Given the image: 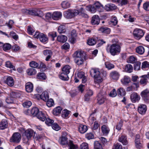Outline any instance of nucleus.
Masks as SVG:
<instances>
[{"instance_id":"obj_63","label":"nucleus","mask_w":149,"mask_h":149,"mask_svg":"<svg viewBox=\"0 0 149 149\" xmlns=\"http://www.w3.org/2000/svg\"><path fill=\"white\" fill-rule=\"evenodd\" d=\"M25 12L28 13L29 15L33 16H36V9L35 10H26Z\"/></svg>"},{"instance_id":"obj_42","label":"nucleus","mask_w":149,"mask_h":149,"mask_svg":"<svg viewBox=\"0 0 149 149\" xmlns=\"http://www.w3.org/2000/svg\"><path fill=\"white\" fill-rule=\"evenodd\" d=\"M70 112V111L67 110L66 109H65L62 111L61 116L63 118H67L68 117L69 114Z\"/></svg>"},{"instance_id":"obj_21","label":"nucleus","mask_w":149,"mask_h":149,"mask_svg":"<svg viewBox=\"0 0 149 149\" xmlns=\"http://www.w3.org/2000/svg\"><path fill=\"white\" fill-rule=\"evenodd\" d=\"M117 7L113 4H108L104 7V9L107 11L113 10L116 9Z\"/></svg>"},{"instance_id":"obj_45","label":"nucleus","mask_w":149,"mask_h":149,"mask_svg":"<svg viewBox=\"0 0 149 149\" xmlns=\"http://www.w3.org/2000/svg\"><path fill=\"white\" fill-rule=\"evenodd\" d=\"M57 36V33L55 31L51 32L48 34L49 37L51 39L52 41L54 40V38Z\"/></svg>"},{"instance_id":"obj_9","label":"nucleus","mask_w":149,"mask_h":149,"mask_svg":"<svg viewBox=\"0 0 149 149\" xmlns=\"http://www.w3.org/2000/svg\"><path fill=\"white\" fill-rule=\"evenodd\" d=\"M140 136L138 134L135 136L134 140L135 145L137 149H141L143 147V144L140 140Z\"/></svg>"},{"instance_id":"obj_64","label":"nucleus","mask_w":149,"mask_h":149,"mask_svg":"<svg viewBox=\"0 0 149 149\" xmlns=\"http://www.w3.org/2000/svg\"><path fill=\"white\" fill-rule=\"evenodd\" d=\"M85 137L88 140L94 138V136L93 134L90 132L86 133L85 135Z\"/></svg>"},{"instance_id":"obj_59","label":"nucleus","mask_w":149,"mask_h":149,"mask_svg":"<svg viewBox=\"0 0 149 149\" xmlns=\"http://www.w3.org/2000/svg\"><path fill=\"white\" fill-rule=\"evenodd\" d=\"M87 8H88V9L92 13H94L97 10L94 6L92 5L87 6Z\"/></svg>"},{"instance_id":"obj_43","label":"nucleus","mask_w":149,"mask_h":149,"mask_svg":"<svg viewBox=\"0 0 149 149\" xmlns=\"http://www.w3.org/2000/svg\"><path fill=\"white\" fill-rule=\"evenodd\" d=\"M40 97L41 99L45 102H46L49 99V95L47 92L43 93L40 95Z\"/></svg>"},{"instance_id":"obj_18","label":"nucleus","mask_w":149,"mask_h":149,"mask_svg":"<svg viewBox=\"0 0 149 149\" xmlns=\"http://www.w3.org/2000/svg\"><path fill=\"white\" fill-rule=\"evenodd\" d=\"M111 77L113 79L117 80L118 79L120 76V74L116 71H113L110 74Z\"/></svg>"},{"instance_id":"obj_36","label":"nucleus","mask_w":149,"mask_h":149,"mask_svg":"<svg viewBox=\"0 0 149 149\" xmlns=\"http://www.w3.org/2000/svg\"><path fill=\"white\" fill-rule=\"evenodd\" d=\"M136 52L138 54L141 55L143 54L145 52V49L142 46H139L136 49Z\"/></svg>"},{"instance_id":"obj_41","label":"nucleus","mask_w":149,"mask_h":149,"mask_svg":"<svg viewBox=\"0 0 149 149\" xmlns=\"http://www.w3.org/2000/svg\"><path fill=\"white\" fill-rule=\"evenodd\" d=\"M94 149H102V147L99 141H95L94 143Z\"/></svg>"},{"instance_id":"obj_11","label":"nucleus","mask_w":149,"mask_h":149,"mask_svg":"<svg viewBox=\"0 0 149 149\" xmlns=\"http://www.w3.org/2000/svg\"><path fill=\"white\" fill-rule=\"evenodd\" d=\"M67 134L66 132H63L61 137L59 139V141L61 144L63 145H65L68 143L67 141L68 138L67 137Z\"/></svg>"},{"instance_id":"obj_14","label":"nucleus","mask_w":149,"mask_h":149,"mask_svg":"<svg viewBox=\"0 0 149 149\" xmlns=\"http://www.w3.org/2000/svg\"><path fill=\"white\" fill-rule=\"evenodd\" d=\"M42 53L45 56H47L45 59V60L46 61H48L51 58L53 54L52 51L49 49L45 50L43 51Z\"/></svg>"},{"instance_id":"obj_48","label":"nucleus","mask_w":149,"mask_h":149,"mask_svg":"<svg viewBox=\"0 0 149 149\" xmlns=\"http://www.w3.org/2000/svg\"><path fill=\"white\" fill-rule=\"evenodd\" d=\"M125 70L126 72L131 73L132 72L133 67L131 64H127L125 66Z\"/></svg>"},{"instance_id":"obj_28","label":"nucleus","mask_w":149,"mask_h":149,"mask_svg":"<svg viewBox=\"0 0 149 149\" xmlns=\"http://www.w3.org/2000/svg\"><path fill=\"white\" fill-rule=\"evenodd\" d=\"M62 16V14L60 12H55L52 14V19L54 20H58L60 19Z\"/></svg>"},{"instance_id":"obj_35","label":"nucleus","mask_w":149,"mask_h":149,"mask_svg":"<svg viewBox=\"0 0 149 149\" xmlns=\"http://www.w3.org/2000/svg\"><path fill=\"white\" fill-rule=\"evenodd\" d=\"M39 39L40 41L43 43L47 42L48 40V38L47 36L42 33L40 34Z\"/></svg>"},{"instance_id":"obj_15","label":"nucleus","mask_w":149,"mask_h":149,"mask_svg":"<svg viewBox=\"0 0 149 149\" xmlns=\"http://www.w3.org/2000/svg\"><path fill=\"white\" fill-rule=\"evenodd\" d=\"M100 33L105 34H109L110 33L111 30L110 28L105 26H102L98 29Z\"/></svg>"},{"instance_id":"obj_61","label":"nucleus","mask_w":149,"mask_h":149,"mask_svg":"<svg viewBox=\"0 0 149 149\" xmlns=\"http://www.w3.org/2000/svg\"><path fill=\"white\" fill-rule=\"evenodd\" d=\"M45 120L46 124L48 126H52L53 123H54V120H53L50 119L49 118H46Z\"/></svg>"},{"instance_id":"obj_26","label":"nucleus","mask_w":149,"mask_h":149,"mask_svg":"<svg viewBox=\"0 0 149 149\" xmlns=\"http://www.w3.org/2000/svg\"><path fill=\"white\" fill-rule=\"evenodd\" d=\"M90 75L92 77H93L96 76L97 75H98L100 74V72L97 69L95 68H92L90 71Z\"/></svg>"},{"instance_id":"obj_7","label":"nucleus","mask_w":149,"mask_h":149,"mask_svg":"<svg viewBox=\"0 0 149 149\" xmlns=\"http://www.w3.org/2000/svg\"><path fill=\"white\" fill-rule=\"evenodd\" d=\"M75 10H68L64 12V17L67 19H71L75 16H76Z\"/></svg>"},{"instance_id":"obj_32","label":"nucleus","mask_w":149,"mask_h":149,"mask_svg":"<svg viewBox=\"0 0 149 149\" xmlns=\"http://www.w3.org/2000/svg\"><path fill=\"white\" fill-rule=\"evenodd\" d=\"M71 67L68 65H66L64 66L62 68V73L68 75L70 72V70Z\"/></svg>"},{"instance_id":"obj_20","label":"nucleus","mask_w":149,"mask_h":149,"mask_svg":"<svg viewBox=\"0 0 149 149\" xmlns=\"http://www.w3.org/2000/svg\"><path fill=\"white\" fill-rule=\"evenodd\" d=\"M94 6L98 11L101 12L103 11L104 7L98 1L95 2L94 3Z\"/></svg>"},{"instance_id":"obj_47","label":"nucleus","mask_w":149,"mask_h":149,"mask_svg":"<svg viewBox=\"0 0 149 149\" xmlns=\"http://www.w3.org/2000/svg\"><path fill=\"white\" fill-rule=\"evenodd\" d=\"M123 121L122 120H120L117 123L116 126V128L118 131H120L121 130L122 127L123 125Z\"/></svg>"},{"instance_id":"obj_4","label":"nucleus","mask_w":149,"mask_h":149,"mask_svg":"<svg viewBox=\"0 0 149 149\" xmlns=\"http://www.w3.org/2000/svg\"><path fill=\"white\" fill-rule=\"evenodd\" d=\"M144 33L145 32L142 29H136L134 31L133 34L135 38L139 40L143 37Z\"/></svg>"},{"instance_id":"obj_17","label":"nucleus","mask_w":149,"mask_h":149,"mask_svg":"<svg viewBox=\"0 0 149 149\" xmlns=\"http://www.w3.org/2000/svg\"><path fill=\"white\" fill-rule=\"evenodd\" d=\"M100 19L97 15H93L91 18V23L93 25H98L100 23Z\"/></svg>"},{"instance_id":"obj_49","label":"nucleus","mask_w":149,"mask_h":149,"mask_svg":"<svg viewBox=\"0 0 149 149\" xmlns=\"http://www.w3.org/2000/svg\"><path fill=\"white\" fill-rule=\"evenodd\" d=\"M136 61V58L133 56H130L127 60V62L129 63H134Z\"/></svg>"},{"instance_id":"obj_54","label":"nucleus","mask_w":149,"mask_h":149,"mask_svg":"<svg viewBox=\"0 0 149 149\" xmlns=\"http://www.w3.org/2000/svg\"><path fill=\"white\" fill-rule=\"evenodd\" d=\"M61 5L63 8L66 9L70 7V4L68 2L64 1L62 3Z\"/></svg>"},{"instance_id":"obj_52","label":"nucleus","mask_w":149,"mask_h":149,"mask_svg":"<svg viewBox=\"0 0 149 149\" xmlns=\"http://www.w3.org/2000/svg\"><path fill=\"white\" fill-rule=\"evenodd\" d=\"M26 72L29 75H32L36 74V70L33 68H31L29 69L26 70Z\"/></svg>"},{"instance_id":"obj_22","label":"nucleus","mask_w":149,"mask_h":149,"mask_svg":"<svg viewBox=\"0 0 149 149\" xmlns=\"http://www.w3.org/2000/svg\"><path fill=\"white\" fill-rule=\"evenodd\" d=\"M25 90L28 93L32 92L33 90V85L30 82H28L26 84Z\"/></svg>"},{"instance_id":"obj_55","label":"nucleus","mask_w":149,"mask_h":149,"mask_svg":"<svg viewBox=\"0 0 149 149\" xmlns=\"http://www.w3.org/2000/svg\"><path fill=\"white\" fill-rule=\"evenodd\" d=\"M58 31L60 34L65 33L66 31L65 26L63 25L59 26L58 28Z\"/></svg>"},{"instance_id":"obj_3","label":"nucleus","mask_w":149,"mask_h":149,"mask_svg":"<svg viewBox=\"0 0 149 149\" xmlns=\"http://www.w3.org/2000/svg\"><path fill=\"white\" fill-rule=\"evenodd\" d=\"M22 129L24 131L22 134L24 143H27L29 141L31 140L32 138L34 137L36 132L31 129H28L26 130H25L24 128H22Z\"/></svg>"},{"instance_id":"obj_8","label":"nucleus","mask_w":149,"mask_h":149,"mask_svg":"<svg viewBox=\"0 0 149 149\" xmlns=\"http://www.w3.org/2000/svg\"><path fill=\"white\" fill-rule=\"evenodd\" d=\"M141 95L144 101L147 103H149V90L146 89L141 92Z\"/></svg>"},{"instance_id":"obj_24","label":"nucleus","mask_w":149,"mask_h":149,"mask_svg":"<svg viewBox=\"0 0 149 149\" xmlns=\"http://www.w3.org/2000/svg\"><path fill=\"white\" fill-rule=\"evenodd\" d=\"M8 123L6 120L3 119L0 122V129L4 130L8 127Z\"/></svg>"},{"instance_id":"obj_46","label":"nucleus","mask_w":149,"mask_h":149,"mask_svg":"<svg viewBox=\"0 0 149 149\" xmlns=\"http://www.w3.org/2000/svg\"><path fill=\"white\" fill-rule=\"evenodd\" d=\"M97 42V40L94 38H89L87 40V43L89 45L92 46L95 45Z\"/></svg>"},{"instance_id":"obj_51","label":"nucleus","mask_w":149,"mask_h":149,"mask_svg":"<svg viewBox=\"0 0 149 149\" xmlns=\"http://www.w3.org/2000/svg\"><path fill=\"white\" fill-rule=\"evenodd\" d=\"M11 48V45L9 43L4 44L3 47V50L6 52L10 50Z\"/></svg>"},{"instance_id":"obj_44","label":"nucleus","mask_w":149,"mask_h":149,"mask_svg":"<svg viewBox=\"0 0 149 149\" xmlns=\"http://www.w3.org/2000/svg\"><path fill=\"white\" fill-rule=\"evenodd\" d=\"M59 77L61 79L65 81L68 80L69 79L68 75L62 72L59 75Z\"/></svg>"},{"instance_id":"obj_31","label":"nucleus","mask_w":149,"mask_h":149,"mask_svg":"<svg viewBox=\"0 0 149 149\" xmlns=\"http://www.w3.org/2000/svg\"><path fill=\"white\" fill-rule=\"evenodd\" d=\"M36 117L40 120L42 121H44L46 119L45 114L41 111L38 112Z\"/></svg>"},{"instance_id":"obj_60","label":"nucleus","mask_w":149,"mask_h":149,"mask_svg":"<svg viewBox=\"0 0 149 149\" xmlns=\"http://www.w3.org/2000/svg\"><path fill=\"white\" fill-rule=\"evenodd\" d=\"M46 102V105L49 107L53 106L54 104V101L52 99H49Z\"/></svg>"},{"instance_id":"obj_16","label":"nucleus","mask_w":149,"mask_h":149,"mask_svg":"<svg viewBox=\"0 0 149 149\" xmlns=\"http://www.w3.org/2000/svg\"><path fill=\"white\" fill-rule=\"evenodd\" d=\"M140 99V96L136 93H133L130 95V99L132 102L135 103L137 102Z\"/></svg>"},{"instance_id":"obj_58","label":"nucleus","mask_w":149,"mask_h":149,"mask_svg":"<svg viewBox=\"0 0 149 149\" xmlns=\"http://www.w3.org/2000/svg\"><path fill=\"white\" fill-rule=\"evenodd\" d=\"M10 96L13 99L19 97L20 94L18 93L12 92L10 93Z\"/></svg>"},{"instance_id":"obj_30","label":"nucleus","mask_w":149,"mask_h":149,"mask_svg":"<svg viewBox=\"0 0 149 149\" xmlns=\"http://www.w3.org/2000/svg\"><path fill=\"white\" fill-rule=\"evenodd\" d=\"M67 40V38L65 36L60 35L57 37V40L58 41L62 43L65 42Z\"/></svg>"},{"instance_id":"obj_5","label":"nucleus","mask_w":149,"mask_h":149,"mask_svg":"<svg viewBox=\"0 0 149 149\" xmlns=\"http://www.w3.org/2000/svg\"><path fill=\"white\" fill-rule=\"evenodd\" d=\"M21 135L18 132H15L13 134L10 139V141L11 143H19L21 139Z\"/></svg>"},{"instance_id":"obj_40","label":"nucleus","mask_w":149,"mask_h":149,"mask_svg":"<svg viewBox=\"0 0 149 149\" xmlns=\"http://www.w3.org/2000/svg\"><path fill=\"white\" fill-rule=\"evenodd\" d=\"M102 133L104 134L107 135L109 133L110 129L108 127L105 125H104L101 127Z\"/></svg>"},{"instance_id":"obj_13","label":"nucleus","mask_w":149,"mask_h":149,"mask_svg":"<svg viewBox=\"0 0 149 149\" xmlns=\"http://www.w3.org/2000/svg\"><path fill=\"white\" fill-rule=\"evenodd\" d=\"M149 77V74L142 76L141 77V79L139 81L140 84L143 86L146 85L148 82V79Z\"/></svg>"},{"instance_id":"obj_27","label":"nucleus","mask_w":149,"mask_h":149,"mask_svg":"<svg viewBox=\"0 0 149 149\" xmlns=\"http://www.w3.org/2000/svg\"><path fill=\"white\" fill-rule=\"evenodd\" d=\"M79 132L81 134H84L88 130L87 127L86 125L82 124L79 125L78 127Z\"/></svg>"},{"instance_id":"obj_19","label":"nucleus","mask_w":149,"mask_h":149,"mask_svg":"<svg viewBox=\"0 0 149 149\" xmlns=\"http://www.w3.org/2000/svg\"><path fill=\"white\" fill-rule=\"evenodd\" d=\"M63 109L61 107L58 106L53 109L52 111L53 114L55 116H58L61 114Z\"/></svg>"},{"instance_id":"obj_33","label":"nucleus","mask_w":149,"mask_h":149,"mask_svg":"<svg viewBox=\"0 0 149 149\" xmlns=\"http://www.w3.org/2000/svg\"><path fill=\"white\" fill-rule=\"evenodd\" d=\"M122 83L124 85H127L130 82V78L128 76H125L121 80Z\"/></svg>"},{"instance_id":"obj_29","label":"nucleus","mask_w":149,"mask_h":149,"mask_svg":"<svg viewBox=\"0 0 149 149\" xmlns=\"http://www.w3.org/2000/svg\"><path fill=\"white\" fill-rule=\"evenodd\" d=\"M126 136L122 135L118 139L119 141L121 142L123 145H126L127 144L128 142L127 140Z\"/></svg>"},{"instance_id":"obj_37","label":"nucleus","mask_w":149,"mask_h":149,"mask_svg":"<svg viewBox=\"0 0 149 149\" xmlns=\"http://www.w3.org/2000/svg\"><path fill=\"white\" fill-rule=\"evenodd\" d=\"M68 145L69 147L68 149H78V145L74 144L72 141L69 140Z\"/></svg>"},{"instance_id":"obj_12","label":"nucleus","mask_w":149,"mask_h":149,"mask_svg":"<svg viewBox=\"0 0 149 149\" xmlns=\"http://www.w3.org/2000/svg\"><path fill=\"white\" fill-rule=\"evenodd\" d=\"M147 110V107L145 104H140L138 107V112L141 114H144Z\"/></svg>"},{"instance_id":"obj_53","label":"nucleus","mask_w":149,"mask_h":149,"mask_svg":"<svg viewBox=\"0 0 149 149\" xmlns=\"http://www.w3.org/2000/svg\"><path fill=\"white\" fill-rule=\"evenodd\" d=\"M100 74H99L98 75H97L96 76L94 77V81L95 83H100L102 81V79L100 76Z\"/></svg>"},{"instance_id":"obj_2","label":"nucleus","mask_w":149,"mask_h":149,"mask_svg":"<svg viewBox=\"0 0 149 149\" xmlns=\"http://www.w3.org/2000/svg\"><path fill=\"white\" fill-rule=\"evenodd\" d=\"M73 57L75 58V63L79 66L83 64L88 59L87 55L83 51H76L73 54Z\"/></svg>"},{"instance_id":"obj_10","label":"nucleus","mask_w":149,"mask_h":149,"mask_svg":"<svg viewBox=\"0 0 149 149\" xmlns=\"http://www.w3.org/2000/svg\"><path fill=\"white\" fill-rule=\"evenodd\" d=\"M76 15H79L82 17L87 18L88 17V15L86 13L85 10L83 8L81 7L79 10H76Z\"/></svg>"},{"instance_id":"obj_23","label":"nucleus","mask_w":149,"mask_h":149,"mask_svg":"<svg viewBox=\"0 0 149 149\" xmlns=\"http://www.w3.org/2000/svg\"><path fill=\"white\" fill-rule=\"evenodd\" d=\"M117 95L119 97H123L126 94V92L125 89L121 87L118 88L117 90Z\"/></svg>"},{"instance_id":"obj_50","label":"nucleus","mask_w":149,"mask_h":149,"mask_svg":"<svg viewBox=\"0 0 149 149\" xmlns=\"http://www.w3.org/2000/svg\"><path fill=\"white\" fill-rule=\"evenodd\" d=\"M141 69L143 70L149 68V62L145 61L142 63Z\"/></svg>"},{"instance_id":"obj_1","label":"nucleus","mask_w":149,"mask_h":149,"mask_svg":"<svg viewBox=\"0 0 149 149\" xmlns=\"http://www.w3.org/2000/svg\"><path fill=\"white\" fill-rule=\"evenodd\" d=\"M113 44L107 46V51L109 52L111 54L114 56L119 54L121 51V46L122 45L117 39L114 38L112 40Z\"/></svg>"},{"instance_id":"obj_56","label":"nucleus","mask_w":149,"mask_h":149,"mask_svg":"<svg viewBox=\"0 0 149 149\" xmlns=\"http://www.w3.org/2000/svg\"><path fill=\"white\" fill-rule=\"evenodd\" d=\"M105 65L106 67L108 70L111 69L114 67V65L109 62H105Z\"/></svg>"},{"instance_id":"obj_34","label":"nucleus","mask_w":149,"mask_h":149,"mask_svg":"<svg viewBox=\"0 0 149 149\" xmlns=\"http://www.w3.org/2000/svg\"><path fill=\"white\" fill-rule=\"evenodd\" d=\"M39 111L37 107H33L31 110V116L33 117H36Z\"/></svg>"},{"instance_id":"obj_39","label":"nucleus","mask_w":149,"mask_h":149,"mask_svg":"<svg viewBox=\"0 0 149 149\" xmlns=\"http://www.w3.org/2000/svg\"><path fill=\"white\" fill-rule=\"evenodd\" d=\"M77 35L76 31L75 30L73 29L71 32V41L73 43L76 40V38Z\"/></svg>"},{"instance_id":"obj_62","label":"nucleus","mask_w":149,"mask_h":149,"mask_svg":"<svg viewBox=\"0 0 149 149\" xmlns=\"http://www.w3.org/2000/svg\"><path fill=\"white\" fill-rule=\"evenodd\" d=\"M141 63L139 61L135 62L134 64V69L135 70H139L141 68Z\"/></svg>"},{"instance_id":"obj_25","label":"nucleus","mask_w":149,"mask_h":149,"mask_svg":"<svg viewBox=\"0 0 149 149\" xmlns=\"http://www.w3.org/2000/svg\"><path fill=\"white\" fill-rule=\"evenodd\" d=\"M5 83L10 86H13L14 84L13 78L10 76L7 77L6 80L5 81Z\"/></svg>"},{"instance_id":"obj_57","label":"nucleus","mask_w":149,"mask_h":149,"mask_svg":"<svg viewBox=\"0 0 149 149\" xmlns=\"http://www.w3.org/2000/svg\"><path fill=\"white\" fill-rule=\"evenodd\" d=\"M5 66L6 67L12 69L14 70H15V67L9 61L6 62L5 63Z\"/></svg>"},{"instance_id":"obj_38","label":"nucleus","mask_w":149,"mask_h":149,"mask_svg":"<svg viewBox=\"0 0 149 149\" xmlns=\"http://www.w3.org/2000/svg\"><path fill=\"white\" fill-rule=\"evenodd\" d=\"M37 78L39 79L44 80L47 78V76L44 72H39L37 75Z\"/></svg>"},{"instance_id":"obj_6","label":"nucleus","mask_w":149,"mask_h":149,"mask_svg":"<svg viewBox=\"0 0 149 149\" xmlns=\"http://www.w3.org/2000/svg\"><path fill=\"white\" fill-rule=\"evenodd\" d=\"M105 93L101 91L98 94L97 96V103L101 105L104 103L106 100V96Z\"/></svg>"}]
</instances>
